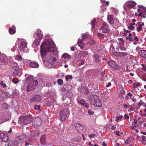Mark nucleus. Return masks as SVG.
I'll use <instances>...</instances> for the list:
<instances>
[{"instance_id":"nucleus-1","label":"nucleus","mask_w":146,"mask_h":146,"mask_svg":"<svg viewBox=\"0 0 146 146\" xmlns=\"http://www.w3.org/2000/svg\"><path fill=\"white\" fill-rule=\"evenodd\" d=\"M56 49L53 41L50 39L43 42L40 46V54L42 58L44 57L47 52H54Z\"/></svg>"},{"instance_id":"nucleus-2","label":"nucleus","mask_w":146,"mask_h":146,"mask_svg":"<svg viewBox=\"0 0 146 146\" xmlns=\"http://www.w3.org/2000/svg\"><path fill=\"white\" fill-rule=\"evenodd\" d=\"M33 76L30 75L26 79V81L29 82L28 84L27 87V91L29 92L31 90H34L36 86L38 85V82L37 80H33Z\"/></svg>"},{"instance_id":"nucleus-3","label":"nucleus","mask_w":146,"mask_h":146,"mask_svg":"<svg viewBox=\"0 0 146 146\" xmlns=\"http://www.w3.org/2000/svg\"><path fill=\"white\" fill-rule=\"evenodd\" d=\"M19 48L20 51L26 53L28 52L29 50L27 48V43L25 40L18 38L16 43V45L19 46Z\"/></svg>"},{"instance_id":"nucleus-4","label":"nucleus","mask_w":146,"mask_h":146,"mask_svg":"<svg viewBox=\"0 0 146 146\" xmlns=\"http://www.w3.org/2000/svg\"><path fill=\"white\" fill-rule=\"evenodd\" d=\"M24 135H22L17 137L13 141H11L8 144V146H18L19 144H21L23 143L24 140Z\"/></svg>"},{"instance_id":"nucleus-5","label":"nucleus","mask_w":146,"mask_h":146,"mask_svg":"<svg viewBox=\"0 0 146 146\" xmlns=\"http://www.w3.org/2000/svg\"><path fill=\"white\" fill-rule=\"evenodd\" d=\"M32 118V115L30 114L25 116L22 115L19 118V119L21 123L26 125L31 122Z\"/></svg>"},{"instance_id":"nucleus-6","label":"nucleus","mask_w":146,"mask_h":146,"mask_svg":"<svg viewBox=\"0 0 146 146\" xmlns=\"http://www.w3.org/2000/svg\"><path fill=\"white\" fill-rule=\"evenodd\" d=\"M90 99L91 98V103L95 106L99 107L102 106V104L99 99V97L97 95L91 96L89 98Z\"/></svg>"},{"instance_id":"nucleus-7","label":"nucleus","mask_w":146,"mask_h":146,"mask_svg":"<svg viewBox=\"0 0 146 146\" xmlns=\"http://www.w3.org/2000/svg\"><path fill=\"white\" fill-rule=\"evenodd\" d=\"M60 120L64 121L68 116V112L67 109H62L59 114Z\"/></svg>"},{"instance_id":"nucleus-8","label":"nucleus","mask_w":146,"mask_h":146,"mask_svg":"<svg viewBox=\"0 0 146 146\" xmlns=\"http://www.w3.org/2000/svg\"><path fill=\"white\" fill-rule=\"evenodd\" d=\"M137 5V3L133 1H127L124 5L123 8L125 11H126L125 6H127L130 9H134Z\"/></svg>"},{"instance_id":"nucleus-9","label":"nucleus","mask_w":146,"mask_h":146,"mask_svg":"<svg viewBox=\"0 0 146 146\" xmlns=\"http://www.w3.org/2000/svg\"><path fill=\"white\" fill-rule=\"evenodd\" d=\"M137 11L139 14H137V13H135V15L136 16H140L142 15V13H145L146 12V8L143 6L139 5L138 7Z\"/></svg>"},{"instance_id":"nucleus-10","label":"nucleus","mask_w":146,"mask_h":146,"mask_svg":"<svg viewBox=\"0 0 146 146\" xmlns=\"http://www.w3.org/2000/svg\"><path fill=\"white\" fill-rule=\"evenodd\" d=\"M42 121L39 117H36L33 122V125L35 127H38L41 124Z\"/></svg>"},{"instance_id":"nucleus-11","label":"nucleus","mask_w":146,"mask_h":146,"mask_svg":"<svg viewBox=\"0 0 146 146\" xmlns=\"http://www.w3.org/2000/svg\"><path fill=\"white\" fill-rule=\"evenodd\" d=\"M14 65L12 67L13 71V75L15 76H17L19 72V68L17 63H15Z\"/></svg>"},{"instance_id":"nucleus-12","label":"nucleus","mask_w":146,"mask_h":146,"mask_svg":"<svg viewBox=\"0 0 146 146\" xmlns=\"http://www.w3.org/2000/svg\"><path fill=\"white\" fill-rule=\"evenodd\" d=\"M41 101V97L38 94L34 95L30 99L32 102H40Z\"/></svg>"},{"instance_id":"nucleus-13","label":"nucleus","mask_w":146,"mask_h":146,"mask_svg":"<svg viewBox=\"0 0 146 146\" xmlns=\"http://www.w3.org/2000/svg\"><path fill=\"white\" fill-rule=\"evenodd\" d=\"M0 139L4 142H7L9 139L8 135L6 133H0Z\"/></svg>"},{"instance_id":"nucleus-14","label":"nucleus","mask_w":146,"mask_h":146,"mask_svg":"<svg viewBox=\"0 0 146 146\" xmlns=\"http://www.w3.org/2000/svg\"><path fill=\"white\" fill-rule=\"evenodd\" d=\"M100 29L102 30V32L105 33H108L110 31L108 25L106 23H103Z\"/></svg>"},{"instance_id":"nucleus-15","label":"nucleus","mask_w":146,"mask_h":146,"mask_svg":"<svg viewBox=\"0 0 146 146\" xmlns=\"http://www.w3.org/2000/svg\"><path fill=\"white\" fill-rule=\"evenodd\" d=\"M8 61L7 57L4 54L0 55V65H2L3 63L6 62Z\"/></svg>"},{"instance_id":"nucleus-16","label":"nucleus","mask_w":146,"mask_h":146,"mask_svg":"<svg viewBox=\"0 0 146 146\" xmlns=\"http://www.w3.org/2000/svg\"><path fill=\"white\" fill-rule=\"evenodd\" d=\"M35 35H36V36L38 38V39L40 40H41L43 38V36L42 34V32L40 29H38L36 33H34V36H35Z\"/></svg>"},{"instance_id":"nucleus-17","label":"nucleus","mask_w":146,"mask_h":146,"mask_svg":"<svg viewBox=\"0 0 146 146\" xmlns=\"http://www.w3.org/2000/svg\"><path fill=\"white\" fill-rule=\"evenodd\" d=\"M144 25V23L143 22L141 23L139 22L137 23L136 24V25L137 26V30L138 31H140L142 29V27Z\"/></svg>"},{"instance_id":"nucleus-18","label":"nucleus","mask_w":146,"mask_h":146,"mask_svg":"<svg viewBox=\"0 0 146 146\" xmlns=\"http://www.w3.org/2000/svg\"><path fill=\"white\" fill-rule=\"evenodd\" d=\"M30 66L32 68H37L39 66V64L36 61H33L31 62L29 64Z\"/></svg>"},{"instance_id":"nucleus-19","label":"nucleus","mask_w":146,"mask_h":146,"mask_svg":"<svg viewBox=\"0 0 146 146\" xmlns=\"http://www.w3.org/2000/svg\"><path fill=\"white\" fill-rule=\"evenodd\" d=\"M77 101L78 103L82 105L83 106L87 108H88V105L87 104L85 103V102L83 100H78V99H77Z\"/></svg>"},{"instance_id":"nucleus-20","label":"nucleus","mask_w":146,"mask_h":146,"mask_svg":"<svg viewBox=\"0 0 146 146\" xmlns=\"http://www.w3.org/2000/svg\"><path fill=\"white\" fill-rule=\"evenodd\" d=\"M74 126L77 131L79 132H81L83 129V126L79 124H76Z\"/></svg>"},{"instance_id":"nucleus-21","label":"nucleus","mask_w":146,"mask_h":146,"mask_svg":"<svg viewBox=\"0 0 146 146\" xmlns=\"http://www.w3.org/2000/svg\"><path fill=\"white\" fill-rule=\"evenodd\" d=\"M56 61V59L55 57H51L48 59V62L51 65H53Z\"/></svg>"},{"instance_id":"nucleus-22","label":"nucleus","mask_w":146,"mask_h":146,"mask_svg":"<svg viewBox=\"0 0 146 146\" xmlns=\"http://www.w3.org/2000/svg\"><path fill=\"white\" fill-rule=\"evenodd\" d=\"M40 42V40L38 39H36L32 44V47L34 48H36L38 46Z\"/></svg>"},{"instance_id":"nucleus-23","label":"nucleus","mask_w":146,"mask_h":146,"mask_svg":"<svg viewBox=\"0 0 146 146\" xmlns=\"http://www.w3.org/2000/svg\"><path fill=\"white\" fill-rule=\"evenodd\" d=\"M108 64L112 68L115 67L117 66L116 62L113 60H111L109 61Z\"/></svg>"},{"instance_id":"nucleus-24","label":"nucleus","mask_w":146,"mask_h":146,"mask_svg":"<svg viewBox=\"0 0 146 146\" xmlns=\"http://www.w3.org/2000/svg\"><path fill=\"white\" fill-rule=\"evenodd\" d=\"M83 40L80 39V38H79L78 39V44L81 48H83L84 46V44L82 42Z\"/></svg>"},{"instance_id":"nucleus-25","label":"nucleus","mask_w":146,"mask_h":146,"mask_svg":"<svg viewBox=\"0 0 146 146\" xmlns=\"http://www.w3.org/2000/svg\"><path fill=\"white\" fill-rule=\"evenodd\" d=\"M109 23L111 25H113L114 23V21L113 17L111 15H108L107 17Z\"/></svg>"},{"instance_id":"nucleus-26","label":"nucleus","mask_w":146,"mask_h":146,"mask_svg":"<svg viewBox=\"0 0 146 146\" xmlns=\"http://www.w3.org/2000/svg\"><path fill=\"white\" fill-rule=\"evenodd\" d=\"M15 26H12L11 28H10L9 29V33L11 35H13L15 34Z\"/></svg>"},{"instance_id":"nucleus-27","label":"nucleus","mask_w":146,"mask_h":146,"mask_svg":"<svg viewBox=\"0 0 146 146\" xmlns=\"http://www.w3.org/2000/svg\"><path fill=\"white\" fill-rule=\"evenodd\" d=\"M115 22L114 23L115 27H119L121 25V23L119 22V20L117 18L115 19H114Z\"/></svg>"},{"instance_id":"nucleus-28","label":"nucleus","mask_w":146,"mask_h":146,"mask_svg":"<svg viewBox=\"0 0 146 146\" xmlns=\"http://www.w3.org/2000/svg\"><path fill=\"white\" fill-rule=\"evenodd\" d=\"M146 50H140L139 51V54L140 57L141 58H142L143 56V55L145 54V53L146 52Z\"/></svg>"},{"instance_id":"nucleus-29","label":"nucleus","mask_w":146,"mask_h":146,"mask_svg":"<svg viewBox=\"0 0 146 146\" xmlns=\"http://www.w3.org/2000/svg\"><path fill=\"white\" fill-rule=\"evenodd\" d=\"M146 50H140L139 51V54L140 57L141 58H142L143 56V55L145 54V53L146 52Z\"/></svg>"},{"instance_id":"nucleus-30","label":"nucleus","mask_w":146,"mask_h":146,"mask_svg":"<svg viewBox=\"0 0 146 146\" xmlns=\"http://www.w3.org/2000/svg\"><path fill=\"white\" fill-rule=\"evenodd\" d=\"M79 55L80 56L86 57L88 55V53L84 51H81L79 53Z\"/></svg>"},{"instance_id":"nucleus-31","label":"nucleus","mask_w":146,"mask_h":146,"mask_svg":"<svg viewBox=\"0 0 146 146\" xmlns=\"http://www.w3.org/2000/svg\"><path fill=\"white\" fill-rule=\"evenodd\" d=\"M62 57L64 59L67 58L68 59H69L71 58V56L67 53H64L63 54Z\"/></svg>"},{"instance_id":"nucleus-32","label":"nucleus","mask_w":146,"mask_h":146,"mask_svg":"<svg viewBox=\"0 0 146 146\" xmlns=\"http://www.w3.org/2000/svg\"><path fill=\"white\" fill-rule=\"evenodd\" d=\"M94 57L95 59V60L96 62H99L100 60V57L98 54H95Z\"/></svg>"},{"instance_id":"nucleus-33","label":"nucleus","mask_w":146,"mask_h":146,"mask_svg":"<svg viewBox=\"0 0 146 146\" xmlns=\"http://www.w3.org/2000/svg\"><path fill=\"white\" fill-rule=\"evenodd\" d=\"M123 117V116L122 115L117 116L116 117L115 121L116 122H118L121 120Z\"/></svg>"},{"instance_id":"nucleus-34","label":"nucleus","mask_w":146,"mask_h":146,"mask_svg":"<svg viewBox=\"0 0 146 146\" xmlns=\"http://www.w3.org/2000/svg\"><path fill=\"white\" fill-rule=\"evenodd\" d=\"M39 134V133L38 131H34L33 132H32L31 136L32 137L38 136Z\"/></svg>"},{"instance_id":"nucleus-35","label":"nucleus","mask_w":146,"mask_h":146,"mask_svg":"<svg viewBox=\"0 0 146 146\" xmlns=\"http://www.w3.org/2000/svg\"><path fill=\"white\" fill-rule=\"evenodd\" d=\"M45 137V135H43L40 139V142L42 144H44V138Z\"/></svg>"},{"instance_id":"nucleus-36","label":"nucleus","mask_w":146,"mask_h":146,"mask_svg":"<svg viewBox=\"0 0 146 146\" xmlns=\"http://www.w3.org/2000/svg\"><path fill=\"white\" fill-rule=\"evenodd\" d=\"M72 78V76L71 75H67L65 76L66 80L67 81H68L69 79H71Z\"/></svg>"},{"instance_id":"nucleus-37","label":"nucleus","mask_w":146,"mask_h":146,"mask_svg":"<svg viewBox=\"0 0 146 146\" xmlns=\"http://www.w3.org/2000/svg\"><path fill=\"white\" fill-rule=\"evenodd\" d=\"M96 23V20H92L91 22V24L92 25V27L91 28V29L93 31V29L94 28V25Z\"/></svg>"},{"instance_id":"nucleus-38","label":"nucleus","mask_w":146,"mask_h":146,"mask_svg":"<svg viewBox=\"0 0 146 146\" xmlns=\"http://www.w3.org/2000/svg\"><path fill=\"white\" fill-rule=\"evenodd\" d=\"M88 136L90 138H93L96 137V134L94 133H91L89 134Z\"/></svg>"},{"instance_id":"nucleus-39","label":"nucleus","mask_w":146,"mask_h":146,"mask_svg":"<svg viewBox=\"0 0 146 146\" xmlns=\"http://www.w3.org/2000/svg\"><path fill=\"white\" fill-rule=\"evenodd\" d=\"M119 54H120V56H124L127 55V54L126 52H120Z\"/></svg>"},{"instance_id":"nucleus-40","label":"nucleus","mask_w":146,"mask_h":146,"mask_svg":"<svg viewBox=\"0 0 146 146\" xmlns=\"http://www.w3.org/2000/svg\"><path fill=\"white\" fill-rule=\"evenodd\" d=\"M132 139V138H130L127 139L125 141V143L127 144H130Z\"/></svg>"},{"instance_id":"nucleus-41","label":"nucleus","mask_w":146,"mask_h":146,"mask_svg":"<svg viewBox=\"0 0 146 146\" xmlns=\"http://www.w3.org/2000/svg\"><path fill=\"white\" fill-rule=\"evenodd\" d=\"M128 28L132 30L134 29V26H133V23H131L130 25L128 26Z\"/></svg>"},{"instance_id":"nucleus-42","label":"nucleus","mask_w":146,"mask_h":146,"mask_svg":"<svg viewBox=\"0 0 146 146\" xmlns=\"http://www.w3.org/2000/svg\"><path fill=\"white\" fill-rule=\"evenodd\" d=\"M84 60L83 59H81L78 60L77 62H78L80 64L83 65L84 64Z\"/></svg>"},{"instance_id":"nucleus-43","label":"nucleus","mask_w":146,"mask_h":146,"mask_svg":"<svg viewBox=\"0 0 146 146\" xmlns=\"http://www.w3.org/2000/svg\"><path fill=\"white\" fill-rule=\"evenodd\" d=\"M16 59H17L19 60H22V57L21 56L19 55H17L15 57Z\"/></svg>"},{"instance_id":"nucleus-44","label":"nucleus","mask_w":146,"mask_h":146,"mask_svg":"<svg viewBox=\"0 0 146 146\" xmlns=\"http://www.w3.org/2000/svg\"><path fill=\"white\" fill-rule=\"evenodd\" d=\"M88 36V35L85 34H83L82 35V36L80 38V39L84 40L85 38L87 37Z\"/></svg>"},{"instance_id":"nucleus-45","label":"nucleus","mask_w":146,"mask_h":146,"mask_svg":"<svg viewBox=\"0 0 146 146\" xmlns=\"http://www.w3.org/2000/svg\"><path fill=\"white\" fill-rule=\"evenodd\" d=\"M140 85V84L139 83H136L134 84L133 86L134 88H137V87L139 86Z\"/></svg>"},{"instance_id":"nucleus-46","label":"nucleus","mask_w":146,"mask_h":146,"mask_svg":"<svg viewBox=\"0 0 146 146\" xmlns=\"http://www.w3.org/2000/svg\"><path fill=\"white\" fill-rule=\"evenodd\" d=\"M13 83L14 84H17L19 82V80L18 79H13L12 80Z\"/></svg>"},{"instance_id":"nucleus-47","label":"nucleus","mask_w":146,"mask_h":146,"mask_svg":"<svg viewBox=\"0 0 146 146\" xmlns=\"http://www.w3.org/2000/svg\"><path fill=\"white\" fill-rule=\"evenodd\" d=\"M98 36L99 37L101 38H104V34H102L100 33H98L97 34Z\"/></svg>"},{"instance_id":"nucleus-48","label":"nucleus","mask_w":146,"mask_h":146,"mask_svg":"<svg viewBox=\"0 0 146 146\" xmlns=\"http://www.w3.org/2000/svg\"><path fill=\"white\" fill-rule=\"evenodd\" d=\"M141 66H142V69L145 71L146 72V65L141 64Z\"/></svg>"},{"instance_id":"nucleus-49","label":"nucleus","mask_w":146,"mask_h":146,"mask_svg":"<svg viewBox=\"0 0 146 146\" xmlns=\"http://www.w3.org/2000/svg\"><path fill=\"white\" fill-rule=\"evenodd\" d=\"M63 80L62 79H59L58 80V83L60 85H61L63 83Z\"/></svg>"},{"instance_id":"nucleus-50","label":"nucleus","mask_w":146,"mask_h":146,"mask_svg":"<svg viewBox=\"0 0 146 146\" xmlns=\"http://www.w3.org/2000/svg\"><path fill=\"white\" fill-rule=\"evenodd\" d=\"M11 97V95L8 93H6V94L5 96H4V97L5 98H7Z\"/></svg>"},{"instance_id":"nucleus-51","label":"nucleus","mask_w":146,"mask_h":146,"mask_svg":"<svg viewBox=\"0 0 146 146\" xmlns=\"http://www.w3.org/2000/svg\"><path fill=\"white\" fill-rule=\"evenodd\" d=\"M40 106L39 105H35L34 106V109L35 110H39Z\"/></svg>"},{"instance_id":"nucleus-52","label":"nucleus","mask_w":146,"mask_h":146,"mask_svg":"<svg viewBox=\"0 0 146 146\" xmlns=\"http://www.w3.org/2000/svg\"><path fill=\"white\" fill-rule=\"evenodd\" d=\"M120 48L122 51H125L126 50V48L124 46H120Z\"/></svg>"},{"instance_id":"nucleus-53","label":"nucleus","mask_w":146,"mask_h":146,"mask_svg":"<svg viewBox=\"0 0 146 146\" xmlns=\"http://www.w3.org/2000/svg\"><path fill=\"white\" fill-rule=\"evenodd\" d=\"M88 114L90 115H92L94 113V111H92V110H89L88 111Z\"/></svg>"},{"instance_id":"nucleus-54","label":"nucleus","mask_w":146,"mask_h":146,"mask_svg":"<svg viewBox=\"0 0 146 146\" xmlns=\"http://www.w3.org/2000/svg\"><path fill=\"white\" fill-rule=\"evenodd\" d=\"M1 85L4 88H5L7 86L5 84H3V82L2 81H1Z\"/></svg>"},{"instance_id":"nucleus-55","label":"nucleus","mask_w":146,"mask_h":146,"mask_svg":"<svg viewBox=\"0 0 146 146\" xmlns=\"http://www.w3.org/2000/svg\"><path fill=\"white\" fill-rule=\"evenodd\" d=\"M133 38L134 40L137 42L139 40L137 36H135L133 37Z\"/></svg>"},{"instance_id":"nucleus-56","label":"nucleus","mask_w":146,"mask_h":146,"mask_svg":"<svg viewBox=\"0 0 146 146\" xmlns=\"http://www.w3.org/2000/svg\"><path fill=\"white\" fill-rule=\"evenodd\" d=\"M3 106L4 108H7L8 107V105L6 104H3Z\"/></svg>"},{"instance_id":"nucleus-57","label":"nucleus","mask_w":146,"mask_h":146,"mask_svg":"<svg viewBox=\"0 0 146 146\" xmlns=\"http://www.w3.org/2000/svg\"><path fill=\"white\" fill-rule=\"evenodd\" d=\"M142 137V139L143 141H146V139L145 137L143 135L141 136Z\"/></svg>"},{"instance_id":"nucleus-58","label":"nucleus","mask_w":146,"mask_h":146,"mask_svg":"<svg viewBox=\"0 0 146 146\" xmlns=\"http://www.w3.org/2000/svg\"><path fill=\"white\" fill-rule=\"evenodd\" d=\"M116 134L119 136H121V135L120 134V133L119 131H116Z\"/></svg>"},{"instance_id":"nucleus-59","label":"nucleus","mask_w":146,"mask_h":146,"mask_svg":"<svg viewBox=\"0 0 146 146\" xmlns=\"http://www.w3.org/2000/svg\"><path fill=\"white\" fill-rule=\"evenodd\" d=\"M95 41L94 40H92L91 41L90 44H93L95 43Z\"/></svg>"},{"instance_id":"nucleus-60","label":"nucleus","mask_w":146,"mask_h":146,"mask_svg":"<svg viewBox=\"0 0 146 146\" xmlns=\"http://www.w3.org/2000/svg\"><path fill=\"white\" fill-rule=\"evenodd\" d=\"M124 117L125 118H126L127 119H128L129 118V116L127 114H125Z\"/></svg>"},{"instance_id":"nucleus-61","label":"nucleus","mask_w":146,"mask_h":146,"mask_svg":"<svg viewBox=\"0 0 146 146\" xmlns=\"http://www.w3.org/2000/svg\"><path fill=\"white\" fill-rule=\"evenodd\" d=\"M111 85V83L110 82H109L108 84V85H107L106 86V87L107 88L109 87V86H110Z\"/></svg>"},{"instance_id":"nucleus-62","label":"nucleus","mask_w":146,"mask_h":146,"mask_svg":"<svg viewBox=\"0 0 146 146\" xmlns=\"http://www.w3.org/2000/svg\"><path fill=\"white\" fill-rule=\"evenodd\" d=\"M111 129L113 130H115L116 129V127L114 126L112 127Z\"/></svg>"},{"instance_id":"nucleus-63","label":"nucleus","mask_w":146,"mask_h":146,"mask_svg":"<svg viewBox=\"0 0 146 146\" xmlns=\"http://www.w3.org/2000/svg\"><path fill=\"white\" fill-rule=\"evenodd\" d=\"M103 146H107V144L104 141H103Z\"/></svg>"},{"instance_id":"nucleus-64","label":"nucleus","mask_w":146,"mask_h":146,"mask_svg":"<svg viewBox=\"0 0 146 146\" xmlns=\"http://www.w3.org/2000/svg\"><path fill=\"white\" fill-rule=\"evenodd\" d=\"M143 56L142 58H145L146 59V52H145V54H144V55H143Z\"/></svg>"}]
</instances>
